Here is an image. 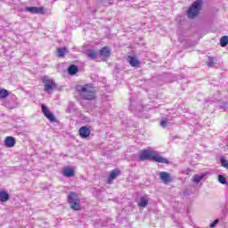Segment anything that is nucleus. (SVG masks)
I'll return each instance as SVG.
<instances>
[{"label": "nucleus", "instance_id": "9", "mask_svg": "<svg viewBox=\"0 0 228 228\" xmlns=\"http://www.w3.org/2000/svg\"><path fill=\"white\" fill-rule=\"evenodd\" d=\"M127 61L131 67H140V61L136 55H128Z\"/></svg>", "mask_w": 228, "mask_h": 228}, {"label": "nucleus", "instance_id": "19", "mask_svg": "<svg viewBox=\"0 0 228 228\" xmlns=\"http://www.w3.org/2000/svg\"><path fill=\"white\" fill-rule=\"evenodd\" d=\"M206 175V173H202L201 175H193V182L196 184H199V183H200V181L203 180L204 176Z\"/></svg>", "mask_w": 228, "mask_h": 228}, {"label": "nucleus", "instance_id": "4", "mask_svg": "<svg viewBox=\"0 0 228 228\" xmlns=\"http://www.w3.org/2000/svg\"><path fill=\"white\" fill-rule=\"evenodd\" d=\"M68 202L73 211H80L81 209V200L77 193L70 191L68 195Z\"/></svg>", "mask_w": 228, "mask_h": 228}, {"label": "nucleus", "instance_id": "16", "mask_svg": "<svg viewBox=\"0 0 228 228\" xmlns=\"http://www.w3.org/2000/svg\"><path fill=\"white\" fill-rule=\"evenodd\" d=\"M10 194L6 191H0V202H8Z\"/></svg>", "mask_w": 228, "mask_h": 228}, {"label": "nucleus", "instance_id": "21", "mask_svg": "<svg viewBox=\"0 0 228 228\" xmlns=\"http://www.w3.org/2000/svg\"><path fill=\"white\" fill-rule=\"evenodd\" d=\"M12 101H13V103L10 106L11 110H14V108H19L20 103L17 102V96L12 95L11 96Z\"/></svg>", "mask_w": 228, "mask_h": 228}, {"label": "nucleus", "instance_id": "28", "mask_svg": "<svg viewBox=\"0 0 228 228\" xmlns=\"http://www.w3.org/2000/svg\"><path fill=\"white\" fill-rule=\"evenodd\" d=\"M99 4H103V6H110L111 4V0H100Z\"/></svg>", "mask_w": 228, "mask_h": 228}, {"label": "nucleus", "instance_id": "6", "mask_svg": "<svg viewBox=\"0 0 228 228\" xmlns=\"http://www.w3.org/2000/svg\"><path fill=\"white\" fill-rule=\"evenodd\" d=\"M41 110L43 112V115H45V118L50 120L51 122L54 123L56 122V117H54V114L49 110V108L47 106L42 104L41 105Z\"/></svg>", "mask_w": 228, "mask_h": 228}, {"label": "nucleus", "instance_id": "31", "mask_svg": "<svg viewBox=\"0 0 228 228\" xmlns=\"http://www.w3.org/2000/svg\"><path fill=\"white\" fill-rule=\"evenodd\" d=\"M205 102H207V103H208V102H210V104H211V103H213V101L206 100Z\"/></svg>", "mask_w": 228, "mask_h": 228}, {"label": "nucleus", "instance_id": "14", "mask_svg": "<svg viewBox=\"0 0 228 228\" xmlns=\"http://www.w3.org/2000/svg\"><path fill=\"white\" fill-rule=\"evenodd\" d=\"M79 72V68L77 65L71 64L68 68L69 76H76Z\"/></svg>", "mask_w": 228, "mask_h": 228}, {"label": "nucleus", "instance_id": "23", "mask_svg": "<svg viewBox=\"0 0 228 228\" xmlns=\"http://www.w3.org/2000/svg\"><path fill=\"white\" fill-rule=\"evenodd\" d=\"M10 95V92L6 89H0V99H6Z\"/></svg>", "mask_w": 228, "mask_h": 228}, {"label": "nucleus", "instance_id": "26", "mask_svg": "<svg viewBox=\"0 0 228 228\" xmlns=\"http://www.w3.org/2000/svg\"><path fill=\"white\" fill-rule=\"evenodd\" d=\"M219 110H222V111H225V110H227L228 108V102H220L218 105Z\"/></svg>", "mask_w": 228, "mask_h": 228}, {"label": "nucleus", "instance_id": "1", "mask_svg": "<svg viewBox=\"0 0 228 228\" xmlns=\"http://www.w3.org/2000/svg\"><path fill=\"white\" fill-rule=\"evenodd\" d=\"M156 151H151L149 149L142 150L138 157L139 161H147L152 159V161H155L156 163H164L166 165H169L170 161L162 156L159 155H154Z\"/></svg>", "mask_w": 228, "mask_h": 228}, {"label": "nucleus", "instance_id": "8", "mask_svg": "<svg viewBox=\"0 0 228 228\" xmlns=\"http://www.w3.org/2000/svg\"><path fill=\"white\" fill-rule=\"evenodd\" d=\"M159 178L164 184H170V183H172V176H170L169 173L165 171L159 173Z\"/></svg>", "mask_w": 228, "mask_h": 228}, {"label": "nucleus", "instance_id": "15", "mask_svg": "<svg viewBox=\"0 0 228 228\" xmlns=\"http://www.w3.org/2000/svg\"><path fill=\"white\" fill-rule=\"evenodd\" d=\"M119 174H120V171L118 168L110 171V174L109 179H108V183H111V181L117 179V177Z\"/></svg>", "mask_w": 228, "mask_h": 228}, {"label": "nucleus", "instance_id": "32", "mask_svg": "<svg viewBox=\"0 0 228 228\" xmlns=\"http://www.w3.org/2000/svg\"><path fill=\"white\" fill-rule=\"evenodd\" d=\"M129 110H130V111H133V105H130V107H129Z\"/></svg>", "mask_w": 228, "mask_h": 228}, {"label": "nucleus", "instance_id": "18", "mask_svg": "<svg viewBox=\"0 0 228 228\" xmlns=\"http://www.w3.org/2000/svg\"><path fill=\"white\" fill-rule=\"evenodd\" d=\"M149 204V200L145 197H141L140 201L138 203L139 208H147V205Z\"/></svg>", "mask_w": 228, "mask_h": 228}, {"label": "nucleus", "instance_id": "12", "mask_svg": "<svg viewBox=\"0 0 228 228\" xmlns=\"http://www.w3.org/2000/svg\"><path fill=\"white\" fill-rule=\"evenodd\" d=\"M100 56H103L104 58H110L111 56V49L108 46H103L100 51H99Z\"/></svg>", "mask_w": 228, "mask_h": 228}, {"label": "nucleus", "instance_id": "5", "mask_svg": "<svg viewBox=\"0 0 228 228\" xmlns=\"http://www.w3.org/2000/svg\"><path fill=\"white\" fill-rule=\"evenodd\" d=\"M42 83L45 85V92H47V94H50V92H53L56 86V83L53 82V79L49 78V77L45 76L41 78Z\"/></svg>", "mask_w": 228, "mask_h": 228}, {"label": "nucleus", "instance_id": "13", "mask_svg": "<svg viewBox=\"0 0 228 228\" xmlns=\"http://www.w3.org/2000/svg\"><path fill=\"white\" fill-rule=\"evenodd\" d=\"M62 174L64 177H74V175H76V171H74L72 167H67L63 169Z\"/></svg>", "mask_w": 228, "mask_h": 228}, {"label": "nucleus", "instance_id": "33", "mask_svg": "<svg viewBox=\"0 0 228 228\" xmlns=\"http://www.w3.org/2000/svg\"><path fill=\"white\" fill-rule=\"evenodd\" d=\"M140 108H142L141 106H138L137 109L140 110Z\"/></svg>", "mask_w": 228, "mask_h": 228}, {"label": "nucleus", "instance_id": "11", "mask_svg": "<svg viewBox=\"0 0 228 228\" xmlns=\"http://www.w3.org/2000/svg\"><path fill=\"white\" fill-rule=\"evenodd\" d=\"M79 135L81 138H88L90 136V128L88 126H82L78 130Z\"/></svg>", "mask_w": 228, "mask_h": 228}, {"label": "nucleus", "instance_id": "27", "mask_svg": "<svg viewBox=\"0 0 228 228\" xmlns=\"http://www.w3.org/2000/svg\"><path fill=\"white\" fill-rule=\"evenodd\" d=\"M217 179L221 184H227V179L222 175H218Z\"/></svg>", "mask_w": 228, "mask_h": 228}, {"label": "nucleus", "instance_id": "2", "mask_svg": "<svg viewBox=\"0 0 228 228\" xmlns=\"http://www.w3.org/2000/svg\"><path fill=\"white\" fill-rule=\"evenodd\" d=\"M76 90L85 101H93V99H95V92H94V89L89 85L84 86H77Z\"/></svg>", "mask_w": 228, "mask_h": 228}, {"label": "nucleus", "instance_id": "30", "mask_svg": "<svg viewBox=\"0 0 228 228\" xmlns=\"http://www.w3.org/2000/svg\"><path fill=\"white\" fill-rule=\"evenodd\" d=\"M161 127H167L168 126V123L167 120L160 121Z\"/></svg>", "mask_w": 228, "mask_h": 228}, {"label": "nucleus", "instance_id": "25", "mask_svg": "<svg viewBox=\"0 0 228 228\" xmlns=\"http://www.w3.org/2000/svg\"><path fill=\"white\" fill-rule=\"evenodd\" d=\"M216 64L215 57L208 56L207 65L208 67H214Z\"/></svg>", "mask_w": 228, "mask_h": 228}, {"label": "nucleus", "instance_id": "7", "mask_svg": "<svg viewBox=\"0 0 228 228\" xmlns=\"http://www.w3.org/2000/svg\"><path fill=\"white\" fill-rule=\"evenodd\" d=\"M25 12H28L29 13H40L41 15H44L45 13V8L44 7H26Z\"/></svg>", "mask_w": 228, "mask_h": 228}, {"label": "nucleus", "instance_id": "22", "mask_svg": "<svg viewBox=\"0 0 228 228\" xmlns=\"http://www.w3.org/2000/svg\"><path fill=\"white\" fill-rule=\"evenodd\" d=\"M228 45V37L223 36L220 39V45L221 47H227Z\"/></svg>", "mask_w": 228, "mask_h": 228}, {"label": "nucleus", "instance_id": "24", "mask_svg": "<svg viewBox=\"0 0 228 228\" xmlns=\"http://www.w3.org/2000/svg\"><path fill=\"white\" fill-rule=\"evenodd\" d=\"M221 167H224V168L228 169V160L225 159V157L221 156L220 159Z\"/></svg>", "mask_w": 228, "mask_h": 228}, {"label": "nucleus", "instance_id": "20", "mask_svg": "<svg viewBox=\"0 0 228 228\" xmlns=\"http://www.w3.org/2000/svg\"><path fill=\"white\" fill-rule=\"evenodd\" d=\"M65 53H69V50H67L66 47L57 48V54L59 58H63V56H65Z\"/></svg>", "mask_w": 228, "mask_h": 228}, {"label": "nucleus", "instance_id": "10", "mask_svg": "<svg viewBox=\"0 0 228 228\" xmlns=\"http://www.w3.org/2000/svg\"><path fill=\"white\" fill-rule=\"evenodd\" d=\"M15 143H17V140L13 136H7L4 140V145L8 149H12V147H15Z\"/></svg>", "mask_w": 228, "mask_h": 228}, {"label": "nucleus", "instance_id": "3", "mask_svg": "<svg viewBox=\"0 0 228 228\" xmlns=\"http://www.w3.org/2000/svg\"><path fill=\"white\" fill-rule=\"evenodd\" d=\"M202 0H196L191 4V5L187 10V17L188 19H197L199 17V13L202 10Z\"/></svg>", "mask_w": 228, "mask_h": 228}, {"label": "nucleus", "instance_id": "17", "mask_svg": "<svg viewBox=\"0 0 228 228\" xmlns=\"http://www.w3.org/2000/svg\"><path fill=\"white\" fill-rule=\"evenodd\" d=\"M86 55L89 60H96L97 59V53L94 49L86 50Z\"/></svg>", "mask_w": 228, "mask_h": 228}, {"label": "nucleus", "instance_id": "29", "mask_svg": "<svg viewBox=\"0 0 228 228\" xmlns=\"http://www.w3.org/2000/svg\"><path fill=\"white\" fill-rule=\"evenodd\" d=\"M220 222L219 219H216L213 223L210 224V227L211 228H214V227H216V225H218V223Z\"/></svg>", "mask_w": 228, "mask_h": 228}]
</instances>
